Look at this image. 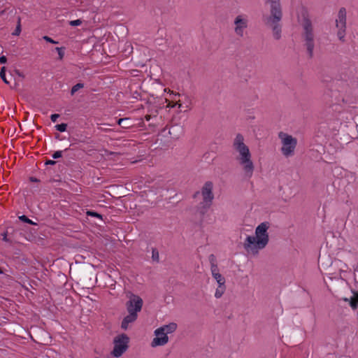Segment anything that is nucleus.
Here are the masks:
<instances>
[{
    "label": "nucleus",
    "mask_w": 358,
    "mask_h": 358,
    "mask_svg": "<svg viewBox=\"0 0 358 358\" xmlns=\"http://www.w3.org/2000/svg\"><path fill=\"white\" fill-rule=\"evenodd\" d=\"M82 24V20L80 19L76 20H71L69 22V24L73 27L79 26Z\"/></svg>",
    "instance_id": "c85d7f7f"
},
{
    "label": "nucleus",
    "mask_w": 358,
    "mask_h": 358,
    "mask_svg": "<svg viewBox=\"0 0 358 358\" xmlns=\"http://www.w3.org/2000/svg\"><path fill=\"white\" fill-rule=\"evenodd\" d=\"M152 259L153 262H159V255L157 248H152Z\"/></svg>",
    "instance_id": "412c9836"
},
{
    "label": "nucleus",
    "mask_w": 358,
    "mask_h": 358,
    "mask_svg": "<svg viewBox=\"0 0 358 358\" xmlns=\"http://www.w3.org/2000/svg\"><path fill=\"white\" fill-rule=\"evenodd\" d=\"M270 3L271 15L267 17L265 22L272 27L273 37L278 40L281 37V25L280 22L282 19V10L280 0H268Z\"/></svg>",
    "instance_id": "7ed1b4c3"
},
{
    "label": "nucleus",
    "mask_w": 358,
    "mask_h": 358,
    "mask_svg": "<svg viewBox=\"0 0 358 358\" xmlns=\"http://www.w3.org/2000/svg\"><path fill=\"white\" fill-rule=\"evenodd\" d=\"M213 188V182L208 181L204 184L201 189V195L203 197V202L201 203L205 208H208L211 205L212 201L214 198Z\"/></svg>",
    "instance_id": "9d476101"
},
{
    "label": "nucleus",
    "mask_w": 358,
    "mask_h": 358,
    "mask_svg": "<svg viewBox=\"0 0 358 358\" xmlns=\"http://www.w3.org/2000/svg\"><path fill=\"white\" fill-rule=\"evenodd\" d=\"M15 229L13 227H8L5 231L1 233L2 241L6 243H13V240L12 238L13 233Z\"/></svg>",
    "instance_id": "2eb2a0df"
},
{
    "label": "nucleus",
    "mask_w": 358,
    "mask_h": 358,
    "mask_svg": "<svg viewBox=\"0 0 358 358\" xmlns=\"http://www.w3.org/2000/svg\"><path fill=\"white\" fill-rule=\"evenodd\" d=\"M18 219L23 222H25V223H27V224H31V225H35L36 226L37 225V223L32 221L31 220H30L29 217H27L26 215H20V216H18Z\"/></svg>",
    "instance_id": "a211bd4d"
},
{
    "label": "nucleus",
    "mask_w": 358,
    "mask_h": 358,
    "mask_svg": "<svg viewBox=\"0 0 358 358\" xmlns=\"http://www.w3.org/2000/svg\"><path fill=\"white\" fill-rule=\"evenodd\" d=\"M143 303V300L139 296L130 294L129 301L126 303L127 310L128 313L138 315L142 309Z\"/></svg>",
    "instance_id": "1a4fd4ad"
},
{
    "label": "nucleus",
    "mask_w": 358,
    "mask_h": 358,
    "mask_svg": "<svg viewBox=\"0 0 358 358\" xmlns=\"http://www.w3.org/2000/svg\"><path fill=\"white\" fill-rule=\"evenodd\" d=\"M138 317V315L133 313H128V315L124 317L121 323L122 329L126 330L128 329L129 324L134 322Z\"/></svg>",
    "instance_id": "4468645a"
},
{
    "label": "nucleus",
    "mask_w": 358,
    "mask_h": 358,
    "mask_svg": "<svg viewBox=\"0 0 358 358\" xmlns=\"http://www.w3.org/2000/svg\"><path fill=\"white\" fill-rule=\"evenodd\" d=\"M62 151H61V150L55 152L52 155L53 159H58V158L62 157Z\"/></svg>",
    "instance_id": "c756f323"
},
{
    "label": "nucleus",
    "mask_w": 358,
    "mask_h": 358,
    "mask_svg": "<svg viewBox=\"0 0 358 358\" xmlns=\"http://www.w3.org/2000/svg\"><path fill=\"white\" fill-rule=\"evenodd\" d=\"M166 101L168 102L166 106L167 108H174L176 106H178L179 108H182L183 107L182 104L180 103V101H176L174 102L173 101L166 100Z\"/></svg>",
    "instance_id": "6ab92c4d"
},
{
    "label": "nucleus",
    "mask_w": 358,
    "mask_h": 358,
    "mask_svg": "<svg viewBox=\"0 0 358 358\" xmlns=\"http://www.w3.org/2000/svg\"><path fill=\"white\" fill-rule=\"evenodd\" d=\"M87 215L90 217H97L100 220H102V215L96 212H94V211L88 210L87 212Z\"/></svg>",
    "instance_id": "a878e982"
},
{
    "label": "nucleus",
    "mask_w": 358,
    "mask_h": 358,
    "mask_svg": "<svg viewBox=\"0 0 358 358\" xmlns=\"http://www.w3.org/2000/svg\"><path fill=\"white\" fill-rule=\"evenodd\" d=\"M175 96H180L179 94H175Z\"/></svg>",
    "instance_id": "4c0bfd02"
},
{
    "label": "nucleus",
    "mask_w": 358,
    "mask_h": 358,
    "mask_svg": "<svg viewBox=\"0 0 358 358\" xmlns=\"http://www.w3.org/2000/svg\"><path fill=\"white\" fill-rule=\"evenodd\" d=\"M303 31L301 37L303 45L306 48L307 53L310 58L313 56V50L315 47L313 27L310 20L304 14L303 18L301 22Z\"/></svg>",
    "instance_id": "20e7f679"
},
{
    "label": "nucleus",
    "mask_w": 358,
    "mask_h": 358,
    "mask_svg": "<svg viewBox=\"0 0 358 358\" xmlns=\"http://www.w3.org/2000/svg\"><path fill=\"white\" fill-rule=\"evenodd\" d=\"M21 33V24H20V20H18V23L16 26V28L15 31L13 32V35L14 36H19Z\"/></svg>",
    "instance_id": "bb28decb"
},
{
    "label": "nucleus",
    "mask_w": 358,
    "mask_h": 358,
    "mask_svg": "<svg viewBox=\"0 0 358 358\" xmlns=\"http://www.w3.org/2000/svg\"><path fill=\"white\" fill-rule=\"evenodd\" d=\"M13 271H6L0 278V282L3 287H11L13 285L15 280L13 277Z\"/></svg>",
    "instance_id": "f8f14e48"
},
{
    "label": "nucleus",
    "mask_w": 358,
    "mask_h": 358,
    "mask_svg": "<svg viewBox=\"0 0 358 358\" xmlns=\"http://www.w3.org/2000/svg\"><path fill=\"white\" fill-rule=\"evenodd\" d=\"M129 121V120L127 118H120L118 120L117 123L123 128H129L130 127V125L128 124Z\"/></svg>",
    "instance_id": "aec40b11"
},
{
    "label": "nucleus",
    "mask_w": 358,
    "mask_h": 358,
    "mask_svg": "<svg viewBox=\"0 0 358 358\" xmlns=\"http://www.w3.org/2000/svg\"><path fill=\"white\" fill-rule=\"evenodd\" d=\"M129 341V337L124 334L117 336L113 341L114 348L111 355L115 357H121L127 350Z\"/></svg>",
    "instance_id": "0eeeda50"
},
{
    "label": "nucleus",
    "mask_w": 358,
    "mask_h": 358,
    "mask_svg": "<svg viewBox=\"0 0 358 358\" xmlns=\"http://www.w3.org/2000/svg\"><path fill=\"white\" fill-rule=\"evenodd\" d=\"M232 148L236 155V160L241 166L245 176L248 178H252L255 165L250 148L245 143V138L242 134H238L236 136L233 141Z\"/></svg>",
    "instance_id": "f257e3e1"
},
{
    "label": "nucleus",
    "mask_w": 358,
    "mask_h": 358,
    "mask_svg": "<svg viewBox=\"0 0 358 358\" xmlns=\"http://www.w3.org/2000/svg\"><path fill=\"white\" fill-rule=\"evenodd\" d=\"M177 327L176 323L171 322L156 329L154 331L155 337L151 342V346L155 348L165 345L169 342L168 334L173 333L177 329Z\"/></svg>",
    "instance_id": "39448f33"
},
{
    "label": "nucleus",
    "mask_w": 358,
    "mask_h": 358,
    "mask_svg": "<svg viewBox=\"0 0 358 358\" xmlns=\"http://www.w3.org/2000/svg\"><path fill=\"white\" fill-rule=\"evenodd\" d=\"M7 62V58L6 56L3 55L0 57V64H6Z\"/></svg>",
    "instance_id": "473e14b6"
},
{
    "label": "nucleus",
    "mask_w": 358,
    "mask_h": 358,
    "mask_svg": "<svg viewBox=\"0 0 358 358\" xmlns=\"http://www.w3.org/2000/svg\"><path fill=\"white\" fill-rule=\"evenodd\" d=\"M43 38L48 42V43H52V44H56L58 42L57 41H55V40H53L52 38H51L50 37L48 36H45L43 37Z\"/></svg>",
    "instance_id": "7c9ffc66"
},
{
    "label": "nucleus",
    "mask_w": 358,
    "mask_h": 358,
    "mask_svg": "<svg viewBox=\"0 0 358 358\" xmlns=\"http://www.w3.org/2000/svg\"><path fill=\"white\" fill-rule=\"evenodd\" d=\"M56 51L58 53V55H59V60H62L64 58V48L62 47V48H59V47H57L55 48Z\"/></svg>",
    "instance_id": "b1692460"
},
{
    "label": "nucleus",
    "mask_w": 358,
    "mask_h": 358,
    "mask_svg": "<svg viewBox=\"0 0 358 358\" xmlns=\"http://www.w3.org/2000/svg\"><path fill=\"white\" fill-rule=\"evenodd\" d=\"M6 270L3 269L0 267V274H3Z\"/></svg>",
    "instance_id": "c9c22d12"
},
{
    "label": "nucleus",
    "mask_w": 358,
    "mask_h": 358,
    "mask_svg": "<svg viewBox=\"0 0 358 358\" xmlns=\"http://www.w3.org/2000/svg\"><path fill=\"white\" fill-rule=\"evenodd\" d=\"M350 305L352 309H356L358 306V292H354L353 296L350 298Z\"/></svg>",
    "instance_id": "f3484780"
},
{
    "label": "nucleus",
    "mask_w": 358,
    "mask_h": 358,
    "mask_svg": "<svg viewBox=\"0 0 358 358\" xmlns=\"http://www.w3.org/2000/svg\"><path fill=\"white\" fill-rule=\"evenodd\" d=\"M59 117V114H57V113L52 114L50 116V119H51L52 122H55L57 120Z\"/></svg>",
    "instance_id": "2f4dec72"
},
{
    "label": "nucleus",
    "mask_w": 358,
    "mask_h": 358,
    "mask_svg": "<svg viewBox=\"0 0 358 358\" xmlns=\"http://www.w3.org/2000/svg\"><path fill=\"white\" fill-rule=\"evenodd\" d=\"M268 227V222H262L257 227L255 236H247L244 248L248 252L253 255L257 254L259 250H262L266 246L269 241L267 232Z\"/></svg>",
    "instance_id": "f03ea898"
},
{
    "label": "nucleus",
    "mask_w": 358,
    "mask_h": 358,
    "mask_svg": "<svg viewBox=\"0 0 358 358\" xmlns=\"http://www.w3.org/2000/svg\"><path fill=\"white\" fill-rule=\"evenodd\" d=\"M18 75H19L20 76H22L20 73H19V72H18Z\"/></svg>",
    "instance_id": "e433bc0d"
},
{
    "label": "nucleus",
    "mask_w": 358,
    "mask_h": 358,
    "mask_svg": "<svg viewBox=\"0 0 358 358\" xmlns=\"http://www.w3.org/2000/svg\"><path fill=\"white\" fill-rule=\"evenodd\" d=\"M335 22L337 29L336 35L340 41H344L346 34V10L345 8H340Z\"/></svg>",
    "instance_id": "6e6552de"
},
{
    "label": "nucleus",
    "mask_w": 358,
    "mask_h": 358,
    "mask_svg": "<svg viewBox=\"0 0 358 358\" xmlns=\"http://www.w3.org/2000/svg\"><path fill=\"white\" fill-rule=\"evenodd\" d=\"M30 180H31V182H38V180L36 178H34V177H31V178H30Z\"/></svg>",
    "instance_id": "f704fd0d"
},
{
    "label": "nucleus",
    "mask_w": 358,
    "mask_h": 358,
    "mask_svg": "<svg viewBox=\"0 0 358 358\" xmlns=\"http://www.w3.org/2000/svg\"><path fill=\"white\" fill-rule=\"evenodd\" d=\"M211 273L213 278L217 281L218 285L225 284V278L220 273L217 266L211 263Z\"/></svg>",
    "instance_id": "ddd939ff"
},
{
    "label": "nucleus",
    "mask_w": 358,
    "mask_h": 358,
    "mask_svg": "<svg viewBox=\"0 0 358 358\" xmlns=\"http://www.w3.org/2000/svg\"><path fill=\"white\" fill-rule=\"evenodd\" d=\"M84 85L83 83H77L71 90V94L73 95L76 92H78L80 89L83 88Z\"/></svg>",
    "instance_id": "4be33fe9"
},
{
    "label": "nucleus",
    "mask_w": 358,
    "mask_h": 358,
    "mask_svg": "<svg viewBox=\"0 0 358 358\" xmlns=\"http://www.w3.org/2000/svg\"><path fill=\"white\" fill-rule=\"evenodd\" d=\"M56 164V162L55 161H53V160H48L46 162H45V164L47 165H54Z\"/></svg>",
    "instance_id": "72a5a7b5"
},
{
    "label": "nucleus",
    "mask_w": 358,
    "mask_h": 358,
    "mask_svg": "<svg viewBox=\"0 0 358 358\" xmlns=\"http://www.w3.org/2000/svg\"><path fill=\"white\" fill-rule=\"evenodd\" d=\"M0 78L3 80V81L5 83H6V84L9 83V82L8 81V80L6 79V67L5 66H3L1 69V71H0Z\"/></svg>",
    "instance_id": "5701e85b"
},
{
    "label": "nucleus",
    "mask_w": 358,
    "mask_h": 358,
    "mask_svg": "<svg viewBox=\"0 0 358 358\" xmlns=\"http://www.w3.org/2000/svg\"><path fill=\"white\" fill-rule=\"evenodd\" d=\"M55 128H56V129L57 131H59L60 132H64L66 130L67 124H65V123H62V124H57L55 126Z\"/></svg>",
    "instance_id": "393cba45"
},
{
    "label": "nucleus",
    "mask_w": 358,
    "mask_h": 358,
    "mask_svg": "<svg viewBox=\"0 0 358 358\" xmlns=\"http://www.w3.org/2000/svg\"><path fill=\"white\" fill-rule=\"evenodd\" d=\"M248 20L245 15H239L234 20V31L238 36H243L244 31L248 27Z\"/></svg>",
    "instance_id": "9b49d317"
},
{
    "label": "nucleus",
    "mask_w": 358,
    "mask_h": 358,
    "mask_svg": "<svg viewBox=\"0 0 358 358\" xmlns=\"http://www.w3.org/2000/svg\"><path fill=\"white\" fill-rule=\"evenodd\" d=\"M157 116V110H156L152 114H148L145 116L146 121H150L151 119L156 118Z\"/></svg>",
    "instance_id": "cd10ccee"
},
{
    "label": "nucleus",
    "mask_w": 358,
    "mask_h": 358,
    "mask_svg": "<svg viewBox=\"0 0 358 358\" xmlns=\"http://www.w3.org/2000/svg\"><path fill=\"white\" fill-rule=\"evenodd\" d=\"M225 290H226L225 284L219 285L215 290V298L219 299V298L222 297V296L224 293Z\"/></svg>",
    "instance_id": "dca6fc26"
},
{
    "label": "nucleus",
    "mask_w": 358,
    "mask_h": 358,
    "mask_svg": "<svg viewBox=\"0 0 358 358\" xmlns=\"http://www.w3.org/2000/svg\"><path fill=\"white\" fill-rule=\"evenodd\" d=\"M278 138L281 141V152L282 155L287 157L292 156L297 144L296 138L282 131L278 134Z\"/></svg>",
    "instance_id": "423d86ee"
}]
</instances>
